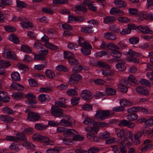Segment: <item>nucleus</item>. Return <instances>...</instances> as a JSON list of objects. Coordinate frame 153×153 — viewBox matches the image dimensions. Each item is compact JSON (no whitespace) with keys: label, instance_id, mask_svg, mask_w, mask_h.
I'll list each match as a JSON object with an SVG mask.
<instances>
[{"label":"nucleus","instance_id":"obj_1","mask_svg":"<svg viewBox=\"0 0 153 153\" xmlns=\"http://www.w3.org/2000/svg\"><path fill=\"white\" fill-rule=\"evenodd\" d=\"M108 125V124L107 123L103 122L95 123L94 124V127L91 128L89 127L85 128L86 131H89L87 134L88 138L93 141L98 142V138L94 134V133L97 134L99 129V127H104Z\"/></svg>","mask_w":153,"mask_h":153},{"label":"nucleus","instance_id":"obj_2","mask_svg":"<svg viewBox=\"0 0 153 153\" xmlns=\"http://www.w3.org/2000/svg\"><path fill=\"white\" fill-rule=\"evenodd\" d=\"M108 125V124L107 123L103 122L95 123L94 124V127L91 128L89 127L85 128L86 131H89L87 134L88 138L93 141L98 142V138L94 134V133L97 134L99 129V127H104Z\"/></svg>","mask_w":153,"mask_h":153},{"label":"nucleus","instance_id":"obj_3","mask_svg":"<svg viewBox=\"0 0 153 153\" xmlns=\"http://www.w3.org/2000/svg\"><path fill=\"white\" fill-rule=\"evenodd\" d=\"M127 132L129 136L128 137H122L119 140V146L122 153H127L125 146L128 148L129 147L133 142L132 132L130 131H128Z\"/></svg>","mask_w":153,"mask_h":153},{"label":"nucleus","instance_id":"obj_4","mask_svg":"<svg viewBox=\"0 0 153 153\" xmlns=\"http://www.w3.org/2000/svg\"><path fill=\"white\" fill-rule=\"evenodd\" d=\"M93 2L89 0H85L83 1V4L85 5H87L89 9L92 11H95L97 10V7L94 5L92 4ZM86 8L85 6L82 5H77L75 7V11L77 13H79V11H85Z\"/></svg>","mask_w":153,"mask_h":153},{"label":"nucleus","instance_id":"obj_5","mask_svg":"<svg viewBox=\"0 0 153 153\" xmlns=\"http://www.w3.org/2000/svg\"><path fill=\"white\" fill-rule=\"evenodd\" d=\"M78 44L79 46L83 47L81 50L82 54L86 55L91 54V51L89 49L92 48L91 46L88 43L85 42L82 37H79Z\"/></svg>","mask_w":153,"mask_h":153},{"label":"nucleus","instance_id":"obj_6","mask_svg":"<svg viewBox=\"0 0 153 153\" xmlns=\"http://www.w3.org/2000/svg\"><path fill=\"white\" fill-rule=\"evenodd\" d=\"M110 115V113L108 111L99 110L97 111L94 117L98 120H101L107 118Z\"/></svg>","mask_w":153,"mask_h":153},{"label":"nucleus","instance_id":"obj_7","mask_svg":"<svg viewBox=\"0 0 153 153\" xmlns=\"http://www.w3.org/2000/svg\"><path fill=\"white\" fill-rule=\"evenodd\" d=\"M129 56L126 58V59L129 62H131L134 63H138L139 62V59L135 57H138L140 56V54L136 52L131 50L129 49L127 52Z\"/></svg>","mask_w":153,"mask_h":153},{"label":"nucleus","instance_id":"obj_8","mask_svg":"<svg viewBox=\"0 0 153 153\" xmlns=\"http://www.w3.org/2000/svg\"><path fill=\"white\" fill-rule=\"evenodd\" d=\"M25 97L28 99L26 102V103L29 106L32 108L36 107L35 105L37 103V102L36 100V97L35 95L30 93H28L25 95Z\"/></svg>","mask_w":153,"mask_h":153},{"label":"nucleus","instance_id":"obj_9","mask_svg":"<svg viewBox=\"0 0 153 153\" xmlns=\"http://www.w3.org/2000/svg\"><path fill=\"white\" fill-rule=\"evenodd\" d=\"M49 38L46 36H44L41 39V43L47 48L51 50H56L58 49L57 46L48 42Z\"/></svg>","mask_w":153,"mask_h":153},{"label":"nucleus","instance_id":"obj_10","mask_svg":"<svg viewBox=\"0 0 153 153\" xmlns=\"http://www.w3.org/2000/svg\"><path fill=\"white\" fill-rule=\"evenodd\" d=\"M16 137L13 136H7L5 139L8 141H18L19 140L24 141L25 139L24 137V134L22 133H19L16 134Z\"/></svg>","mask_w":153,"mask_h":153},{"label":"nucleus","instance_id":"obj_11","mask_svg":"<svg viewBox=\"0 0 153 153\" xmlns=\"http://www.w3.org/2000/svg\"><path fill=\"white\" fill-rule=\"evenodd\" d=\"M64 116L67 119H62L61 120L60 123H59L60 125L62 126L70 127L74 123V120L70 117L69 116L65 115Z\"/></svg>","mask_w":153,"mask_h":153},{"label":"nucleus","instance_id":"obj_12","mask_svg":"<svg viewBox=\"0 0 153 153\" xmlns=\"http://www.w3.org/2000/svg\"><path fill=\"white\" fill-rule=\"evenodd\" d=\"M51 114L54 116L57 117H63V110L62 109L55 108L54 106L51 107Z\"/></svg>","mask_w":153,"mask_h":153},{"label":"nucleus","instance_id":"obj_13","mask_svg":"<svg viewBox=\"0 0 153 153\" xmlns=\"http://www.w3.org/2000/svg\"><path fill=\"white\" fill-rule=\"evenodd\" d=\"M40 116L36 113L30 112L27 115V119L28 120L32 121H36L40 118Z\"/></svg>","mask_w":153,"mask_h":153},{"label":"nucleus","instance_id":"obj_14","mask_svg":"<svg viewBox=\"0 0 153 153\" xmlns=\"http://www.w3.org/2000/svg\"><path fill=\"white\" fill-rule=\"evenodd\" d=\"M128 82L126 80L122 79L120 81V84L118 86V88L121 91L126 92L128 90L127 85Z\"/></svg>","mask_w":153,"mask_h":153},{"label":"nucleus","instance_id":"obj_15","mask_svg":"<svg viewBox=\"0 0 153 153\" xmlns=\"http://www.w3.org/2000/svg\"><path fill=\"white\" fill-rule=\"evenodd\" d=\"M138 30L145 34H152L153 32L148 26L139 25L137 27Z\"/></svg>","mask_w":153,"mask_h":153},{"label":"nucleus","instance_id":"obj_16","mask_svg":"<svg viewBox=\"0 0 153 153\" xmlns=\"http://www.w3.org/2000/svg\"><path fill=\"white\" fill-rule=\"evenodd\" d=\"M92 94L89 90H85L82 91L81 96L82 99L85 100H90L91 98Z\"/></svg>","mask_w":153,"mask_h":153},{"label":"nucleus","instance_id":"obj_17","mask_svg":"<svg viewBox=\"0 0 153 153\" xmlns=\"http://www.w3.org/2000/svg\"><path fill=\"white\" fill-rule=\"evenodd\" d=\"M82 76L78 74H72L69 79V82L71 84H73L74 83L75 81H78L82 79Z\"/></svg>","mask_w":153,"mask_h":153},{"label":"nucleus","instance_id":"obj_18","mask_svg":"<svg viewBox=\"0 0 153 153\" xmlns=\"http://www.w3.org/2000/svg\"><path fill=\"white\" fill-rule=\"evenodd\" d=\"M59 101H57L55 102V106L57 107L66 108V105L65 103H67L66 99L64 98H59Z\"/></svg>","mask_w":153,"mask_h":153},{"label":"nucleus","instance_id":"obj_19","mask_svg":"<svg viewBox=\"0 0 153 153\" xmlns=\"http://www.w3.org/2000/svg\"><path fill=\"white\" fill-rule=\"evenodd\" d=\"M10 100V97L6 92L3 91H0V101L6 102L9 101Z\"/></svg>","mask_w":153,"mask_h":153},{"label":"nucleus","instance_id":"obj_20","mask_svg":"<svg viewBox=\"0 0 153 153\" xmlns=\"http://www.w3.org/2000/svg\"><path fill=\"white\" fill-rule=\"evenodd\" d=\"M135 90L136 91L140 94L147 95L149 94L148 89L144 87L138 86L136 88Z\"/></svg>","mask_w":153,"mask_h":153},{"label":"nucleus","instance_id":"obj_21","mask_svg":"<svg viewBox=\"0 0 153 153\" xmlns=\"http://www.w3.org/2000/svg\"><path fill=\"white\" fill-rule=\"evenodd\" d=\"M24 137L25 138V140L24 141H22L24 142V143L22 144H19V145H21L23 147H27V149H33L35 148V146L33 143H29L26 140V138L24 135Z\"/></svg>","mask_w":153,"mask_h":153},{"label":"nucleus","instance_id":"obj_22","mask_svg":"<svg viewBox=\"0 0 153 153\" xmlns=\"http://www.w3.org/2000/svg\"><path fill=\"white\" fill-rule=\"evenodd\" d=\"M137 16L139 20L142 21L147 19L148 18L147 13L146 11L140 12L139 11Z\"/></svg>","mask_w":153,"mask_h":153},{"label":"nucleus","instance_id":"obj_23","mask_svg":"<svg viewBox=\"0 0 153 153\" xmlns=\"http://www.w3.org/2000/svg\"><path fill=\"white\" fill-rule=\"evenodd\" d=\"M114 3L115 5L118 8H124L127 5L126 3L122 0H115Z\"/></svg>","mask_w":153,"mask_h":153},{"label":"nucleus","instance_id":"obj_24","mask_svg":"<svg viewBox=\"0 0 153 153\" xmlns=\"http://www.w3.org/2000/svg\"><path fill=\"white\" fill-rule=\"evenodd\" d=\"M37 98L38 100L41 102L48 101L50 100L49 95L46 94H41L38 96Z\"/></svg>","mask_w":153,"mask_h":153},{"label":"nucleus","instance_id":"obj_25","mask_svg":"<svg viewBox=\"0 0 153 153\" xmlns=\"http://www.w3.org/2000/svg\"><path fill=\"white\" fill-rule=\"evenodd\" d=\"M41 141L45 145H52L54 143L53 141L51 140L48 137L44 136H42Z\"/></svg>","mask_w":153,"mask_h":153},{"label":"nucleus","instance_id":"obj_26","mask_svg":"<svg viewBox=\"0 0 153 153\" xmlns=\"http://www.w3.org/2000/svg\"><path fill=\"white\" fill-rule=\"evenodd\" d=\"M1 120L6 123H10L13 121L14 120L13 118L7 115H1L0 117Z\"/></svg>","mask_w":153,"mask_h":153},{"label":"nucleus","instance_id":"obj_27","mask_svg":"<svg viewBox=\"0 0 153 153\" xmlns=\"http://www.w3.org/2000/svg\"><path fill=\"white\" fill-rule=\"evenodd\" d=\"M104 38L110 40H115L117 39L116 36L112 33H107L104 34Z\"/></svg>","mask_w":153,"mask_h":153},{"label":"nucleus","instance_id":"obj_28","mask_svg":"<svg viewBox=\"0 0 153 153\" xmlns=\"http://www.w3.org/2000/svg\"><path fill=\"white\" fill-rule=\"evenodd\" d=\"M77 134V131L73 129H70L66 130L64 134L67 137L74 136Z\"/></svg>","mask_w":153,"mask_h":153},{"label":"nucleus","instance_id":"obj_29","mask_svg":"<svg viewBox=\"0 0 153 153\" xmlns=\"http://www.w3.org/2000/svg\"><path fill=\"white\" fill-rule=\"evenodd\" d=\"M12 3L11 0H0V7L4 8L6 6L12 4Z\"/></svg>","mask_w":153,"mask_h":153},{"label":"nucleus","instance_id":"obj_30","mask_svg":"<svg viewBox=\"0 0 153 153\" xmlns=\"http://www.w3.org/2000/svg\"><path fill=\"white\" fill-rule=\"evenodd\" d=\"M13 97L15 99L19 100L23 98L24 97V94L21 92H14L12 94Z\"/></svg>","mask_w":153,"mask_h":153},{"label":"nucleus","instance_id":"obj_31","mask_svg":"<svg viewBox=\"0 0 153 153\" xmlns=\"http://www.w3.org/2000/svg\"><path fill=\"white\" fill-rule=\"evenodd\" d=\"M11 78L13 80L18 81L20 80V76L19 74L17 72H13L11 74Z\"/></svg>","mask_w":153,"mask_h":153},{"label":"nucleus","instance_id":"obj_32","mask_svg":"<svg viewBox=\"0 0 153 153\" xmlns=\"http://www.w3.org/2000/svg\"><path fill=\"white\" fill-rule=\"evenodd\" d=\"M16 5V10L19 11H20L22 9L26 7L27 6L26 4L20 1H17Z\"/></svg>","mask_w":153,"mask_h":153},{"label":"nucleus","instance_id":"obj_33","mask_svg":"<svg viewBox=\"0 0 153 153\" xmlns=\"http://www.w3.org/2000/svg\"><path fill=\"white\" fill-rule=\"evenodd\" d=\"M115 17L112 16H107L104 19L103 22L105 24H108L116 20Z\"/></svg>","mask_w":153,"mask_h":153},{"label":"nucleus","instance_id":"obj_34","mask_svg":"<svg viewBox=\"0 0 153 153\" xmlns=\"http://www.w3.org/2000/svg\"><path fill=\"white\" fill-rule=\"evenodd\" d=\"M76 90V88L69 89L66 91V94L71 96H76L78 95V92Z\"/></svg>","mask_w":153,"mask_h":153},{"label":"nucleus","instance_id":"obj_35","mask_svg":"<svg viewBox=\"0 0 153 153\" xmlns=\"http://www.w3.org/2000/svg\"><path fill=\"white\" fill-rule=\"evenodd\" d=\"M45 74L47 77L50 79H53L55 76L54 72L51 69L46 70L45 71Z\"/></svg>","mask_w":153,"mask_h":153},{"label":"nucleus","instance_id":"obj_36","mask_svg":"<svg viewBox=\"0 0 153 153\" xmlns=\"http://www.w3.org/2000/svg\"><path fill=\"white\" fill-rule=\"evenodd\" d=\"M10 86L12 88L18 90H23L24 89L22 85L16 82L13 83Z\"/></svg>","mask_w":153,"mask_h":153},{"label":"nucleus","instance_id":"obj_37","mask_svg":"<svg viewBox=\"0 0 153 153\" xmlns=\"http://www.w3.org/2000/svg\"><path fill=\"white\" fill-rule=\"evenodd\" d=\"M110 54L113 57L118 58H120L122 56L121 52L117 50V49L111 51Z\"/></svg>","mask_w":153,"mask_h":153},{"label":"nucleus","instance_id":"obj_38","mask_svg":"<svg viewBox=\"0 0 153 153\" xmlns=\"http://www.w3.org/2000/svg\"><path fill=\"white\" fill-rule=\"evenodd\" d=\"M52 90L51 87H42L39 89V91L41 93H48L51 91Z\"/></svg>","mask_w":153,"mask_h":153},{"label":"nucleus","instance_id":"obj_39","mask_svg":"<svg viewBox=\"0 0 153 153\" xmlns=\"http://www.w3.org/2000/svg\"><path fill=\"white\" fill-rule=\"evenodd\" d=\"M7 58L11 60H17V57L16 54L13 52L10 51L7 52L6 53Z\"/></svg>","mask_w":153,"mask_h":153},{"label":"nucleus","instance_id":"obj_40","mask_svg":"<svg viewBox=\"0 0 153 153\" xmlns=\"http://www.w3.org/2000/svg\"><path fill=\"white\" fill-rule=\"evenodd\" d=\"M8 39L15 43L16 44L19 42V40L18 37L12 34L8 36Z\"/></svg>","mask_w":153,"mask_h":153},{"label":"nucleus","instance_id":"obj_41","mask_svg":"<svg viewBox=\"0 0 153 153\" xmlns=\"http://www.w3.org/2000/svg\"><path fill=\"white\" fill-rule=\"evenodd\" d=\"M20 24L22 27L23 28L30 27L32 25V24L31 22L27 21L22 22L20 23Z\"/></svg>","mask_w":153,"mask_h":153},{"label":"nucleus","instance_id":"obj_42","mask_svg":"<svg viewBox=\"0 0 153 153\" xmlns=\"http://www.w3.org/2000/svg\"><path fill=\"white\" fill-rule=\"evenodd\" d=\"M120 103L121 106H129L132 105L131 102L125 99H121L120 101Z\"/></svg>","mask_w":153,"mask_h":153},{"label":"nucleus","instance_id":"obj_43","mask_svg":"<svg viewBox=\"0 0 153 153\" xmlns=\"http://www.w3.org/2000/svg\"><path fill=\"white\" fill-rule=\"evenodd\" d=\"M138 116L136 113H133L128 115L127 116V119L130 121H133L137 120Z\"/></svg>","mask_w":153,"mask_h":153},{"label":"nucleus","instance_id":"obj_44","mask_svg":"<svg viewBox=\"0 0 153 153\" xmlns=\"http://www.w3.org/2000/svg\"><path fill=\"white\" fill-rule=\"evenodd\" d=\"M128 11L129 14L131 16L137 15L139 12V11L137 9L132 8H129Z\"/></svg>","mask_w":153,"mask_h":153},{"label":"nucleus","instance_id":"obj_45","mask_svg":"<svg viewBox=\"0 0 153 153\" xmlns=\"http://www.w3.org/2000/svg\"><path fill=\"white\" fill-rule=\"evenodd\" d=\"M73 56L68 60L69 64L71 65H74L79 64V62L77 59Z\"/></svg>","mask_w":153,"mask_h":153},{"label":"nucleus","instance_id":"obj_46","mask_svg":"<svg viewBox=\"0 0 153 153\" xmlns=\"http://www.w3.org/2000/svg\"><path fill=\"white\" fill-rule=\"evenodd\" d=\"M48 127V126H45L41 123H36L35 125V127L38 130H43L47 129Z\"/></svg>","mask_w":153,"mask_h":153},{"label":"nucleus","instance_id":"obj_47","mask_svg":"<svg viewBox=\"0 0 153 153\" xmlns=\"http://www.w3.org/2000/svg\"><path fill=\"white\" fill-rule=\"evenodd\" d=\"M107 54V52L105 51H101L97 52L94 54V56L97 58H99L103 57Z\"/></svg>","mask_w":153,"mask_h":153},{"label":"nucleus","instance_id":"obj_48","mask_svg":"<svg viewBox=\"0 0 153 153\" xmlns=\"http://www.w3.org/2000/svg\"><path fill=\"white\" fill-rule=\"evenodd\" d=\"M29 85L32 87L37 86L38 85V83L34 79L29 78L28 79Z\"/></svg>","mask_w":153,"mask_h":153},{"label":"nucleus","instance_id":"obj_49","mask_svg":"<svg viewBox=\"0 0 153 153\" xmlns=\"http://www.w3.org/2000/svg\"><path fill=\"white\" fill-rule=\"evenodd\" d=\"M117 20L119 22L124 23H127L130 21V19L129 18L122 16L119 17L117 18Z\"/></svg>","mask_w":153,"mask_h":153},{"label":"nucleus","instance_id":"obj_50","mask_svg":"<svg viewBox=\"0 0 153 153\" xmlns=\"http://www.w3.org/2000/svg\"><path fill=\"white\" fill-rule=\"evenodd\" d=\"M81 31L83 32L90 33L93 32V30L91 26L82 27L81 28Z\"/></svg>","mask_w":153,"mask_h":153},{"label":"nucleus","instance_id":"obj_51","mask_svg":"<svg viewBox=\"0 0 153 153\" xmlns=\"http://www.w3.org/2000/svg\"><path fill=\"white\" fill-rule=\"evenodd\" d=\"M123 62V63H117L116 65V68L120 71H124L126 69V66L124 65Z\"/></svg>","mask_w":153,"mask_h":153},{"label":"nucleus","instance_id":"obj_52","mask_svg":"<svg viewBox=\"0 0 153 153\" xmlns=\"http://www.w3.org/2000/svg\"><path fill=\"white\" fill-rule=\"evenodd\" d=\"M115 133L116 134L117 137H121L125 134L126 131L123 129H121L120 130L118 128H116Z\"/></svg>","mask_w":153,"mask_h":153},{"label":"nucleus","instance_id":"obj_53","mask_svg":"<svg viewBox=\"0 0 153 153\" xmlns=\"http://www.w3.org/2000/svg\"><path fill=\"white\" fill-rule=\"evenodd\" d=\"M83 123L85 124L88 125H91L93 124L94 127V120L93 119L88 117L86 118L83 121Z\"/></svg>","mask_w":153,"mask_h":153},{"label":"nucleus","instance_id":"obj_54","mask_svg":"<svg viewBox=\"0 0 153 153\" xmlns=\"http://www.w3.org/2000/svg\"><path fill=\"white\" fill-rule=\"evenodd\" d=\"M21 50L23 52L26 53H30L32 51L30 48L25 45H21Z\"/></svg>","mask_w":153,"mask_h":153},{"label":"nucleus","instance_id":"obj_55","mask_svg":"<svg viewBox=\"0 0 153 153\" xmlns=\"http://www.w3.org/2000/svg\"><path fill=\"white\" fill-rule=\"evenodd\" d=\"M97 65L100 67L105 68H106L109 69L111 68V67L108 65L106 63L101 61H99L97 63Z\"/></svg>","mask_w":153,"mask_h":153},{"label":"nucleus","instance_id":"obj_56","mask_svg":"<svg viewBox=\"0 0 153 153\" xmlns=\"http://www.w3.org/2000/svg\"><path fill=\"white\" fill-rule=\"evenodd\" d=\"M58 25L59 27L62 26L63 28L65 30H71L72 29V27L67 23H65L62 24L59 23L58 24Z\"/></svg>","mask_w":153,"mask_h":153},{"label":"nucleus","instance_id":"obj_57","mask_svg":"<svg viewBox=\"0 0 153 153\" xmlns=\"http://www.w3.org/2000/svg\"><path fill=\"white\" fill-rule=\"evenodd\" d=\"M17 67L19 69L22 71H27L29 70V68L27 66L21 63H18Z\"/></svg>","mask_w":153,"mask_h":153},{"label":"nucleus","instance_id":"obj_58","mask_svg":"<svg viewBox=\"0 0 153 153\" xmlns=\"http://www.w3.org/2000/svg\"><path fill=\"white\" fill-rule=\"evenodd\" d=\"M9 147L11 150L16 152H18L20 150V149L17 145L13 143H11Z\"/></svg>","mask_w":153,"mask_h":153},{"label":"nucleus","instance_id":"obj_59","mask_svg":"<svg viewBox=\"0 0 153 153\" xmlns=\"http://www.w3.org/2000/svg\"><path fill=\"white\" fill-rule=\"evenodd\" d=\"M153 146L152 144H149L146 145L144 147L141 148L140 150L142 152H145L149 149H151Z\"/></svg>","mask_w":153,"mask_h":153},{"label":"nucleus","instance_id":"obj_60","mask_svg":"<svg viewBox=\"0 0 153 153\" xmlns=\"http://www.w3.org/2000/svg\"><path fill=\"white\" fill-rule=\"evenodd\" d=\"M45 57L44 56L42 55L41 54L36 55L34 54V60L36 61L43 60L45 59Z\"/></svg>","mask_w":153,"mask_h":153},{"label":"nucleus","instance_id":"obj_61","mask_svg":"<svg viewBox=\"0 0 153 153\" xmlns=\"http://www.w3.org/2000/svg\"><path fill=\"white\" fill-rule=\"evenodd\" d=\"M2 110L3 113L9 114H13V111L11 109L7 107L3 108L2 109Z\"/></svg>","mask_w":153,"mask_h":153},{"label":"nucleus","instance_id":"obj_62","mask_svg":"<svg viewBox=\"0 0 153 153\" xmlns=\"http://www.w3.org/2000/svg\"><path fill=\"white\" fill-rule=\"evenodd\" d=\"M105 91L107 94L110 95H114L116 93L115 90L112 88H107L105 89Z\"/></svg>","mask_w":153,"mask_h":153},{"label":"nucleus","instance_id":"obj_63","mask_svg":"<svg viewBox=\"0 0 153 153\" xmlns=\"http://www.w3.org/2000/svg\"><path fill=\"white\" fill-rule=\"evenodd\" d=\"M64 56L65 59H68V60L70 58H71L73 56H74V54L70 52H64Z\"/></svg>","mask_w":153,"mask_h":153},{"label":"nucleus","instance_id":"obj_64","mask_svg":"<svg viewBox=\"0 0 153 153\" xmlns=\"http://www.w3.org/2000/svg\"><path fill=\"white\" fill-rule=\"evenodd\" d=\"M107 48L111 51L117 49L118 48V47L116 45L111 42L109 43L107 45Z\"/></svg>","mask_w":153,"mask_h":153}]
</instances>
